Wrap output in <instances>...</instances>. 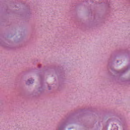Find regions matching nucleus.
Returning <instances> with one entry per match:
<instances>
[{
	"label": "nucleus",
	"mask_w": 130,
	"mask_h": 130,
	"mask_svg": "<svg viewBox=\"0 0 130 130\" xmlns=\"http://www.w3.org/2000/svg\"><path fill=\"white\" fill-rule=\"evenodd\" d=\"M34 80L32 79H29L26 82L27 85H30V84H33Z\"/></svg>",
	"instance_id": "f257e3e1"
}]
</instances>
